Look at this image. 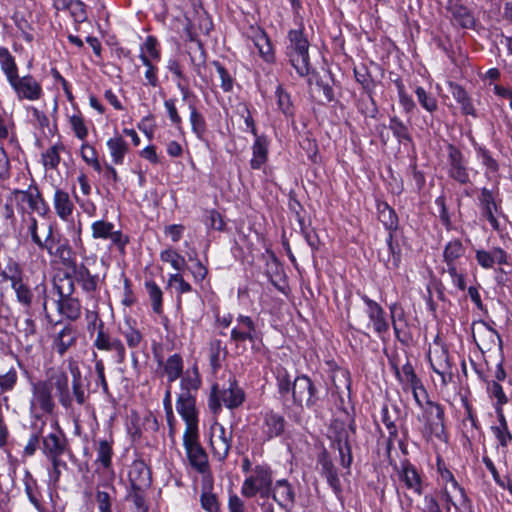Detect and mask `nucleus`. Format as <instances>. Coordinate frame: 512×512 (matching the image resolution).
Returning a JSON list of instances; mask_svg holds the SVG:
<instances>
[{
  "label": "nucleus",
  "instance_id": "9b49d317",
  "mask_svg": "<svg viewBox=\"0 0 512 512\" xmlns=\"http://www.w3.org/2000/svg\"><path fill=\"white\" fill-rule=\"evenodd\" d=\"M113 223L98 220L92 223V237L94 239H109L111 244L124 251L125 246L128 244V236L124 235L121 231L115 230Z\"/></svg>",
  "mask_w": 512,
  "mask_h": 512
},
{
  "label": "nucleus",
  "instance_id": "72a5a7b5",
  "mask_svg": "<svg viewBox=\"0 0 512 512\" xmlns=\"http://www.w3.org/2000/svg\"><path fill=\"white\" fill-rule=\"evenodd\" d=\"M77 340V331L72 326L68 325L61 329L54 337L53 349L63 356L68 349L75 345Z\"/></svg>",
  "mask_w": 512,
  "mask_h": 512
},
{
  "label": "nucleus",
  "instance_id": "c03bdc74",
  "mask_svg": "<svg viewBox=\"0 0 512 512\" xmlns=\"http://www.w3.org/2000/svg\"><path fill=\"white\" fill-rule=\"evenodd\" d=\"M164 373L169 384L178 379L183 373V360L179 354L169 356L164 363Z\"/></svg>",
  "mask_w": 512,
  "mask_h": 512
},
{
  "label": "nucleus",
  "instance_id": "cd10ccee",
  "mask_svg": "<svg viewBox=\"0 0 512 512\" xmlns=\"http://www.w3.org/2000/svg\"><path fill=\"white\" fill-rule=\"evenodd\" d=\"M441 497L446 504L447 512L450 511V507L453 506L458 508V505H463L467 501V496L464 489L458 484L456 480L449 484H444L441 489Z\"/></svg>",
  "mask_w": 512,
  "mask_h": 512
},
{
  "label": "nucleus",
  "instance_id": "f8f14e48",
  "mask_svg": "<svg viewBox=\"0 0 512 512\" xmlns=\"http://www.w3.org/2000/svg\"><path fill=\"white\" fill-rule=\"evenodd\" d=\"M231 341L236 344L249 341L254 343L259 339V331L251 317L239 314L235 320V326L231 330Z\"/></svg>",
  "mask_w": 512,
  "mask_h": 512
},
{
  "label": "nucleus",
  "instance_id": "338daca9",
  "mask_svg": "<svg viewBox=\"0 0 512 512\" xmlns=\"http://www.w3.org/2000/svg\"><path fill=\"white\" fill-rule=\"evenodd\" d=\"M214 66L216 69V78L220 81L223 92H229L233 86L232 77L221 64L215 63Z\"/></svg>",
  "mask_w": 512,
  "mask_h": 512
},
{
  "label": "nucleus",
  "instance_id": "423d86ee",
  "mask_svg": "<svg viewBox=\"0 0 512 512\" xmlns=\"http://www.w3.org/2000/svg\"><path fill=\"white\" fill-rule=\"evenodd\" d=\"M183 446L190 466L202 474V478L212 476L208 462V455L199 442V432H184Z\"/></svg>",
  "mask_w": 512,
  "mask_h": 512
},
{
  "label": "nucleus",
  "instance_id": "a19ab883",
  "mask_svg": "<svg viewBox=\"0 0 512 512\" xmlns=\"http://www.w3.org/2000/svg\"><path fill=\"white\" fill-rule=\"evenodd\" d=\"M253 157L250 165L253 169H260L267 161L268 143L265 137L257 136L252 146Z\"/></svg>",
  "mask_w": 512,
  "mask_h": 512
},
{
  "label": "nucleus",
  "instance_id": "2eb2a0df",
  "mask_svg": "<svg viewBox=\"0 0 512 512\" xmlns=\"http://www.w3.org/2000/svg\"><path fill=\"white\" fill-rule=\"evenodd\" d=\"M448 175L464 185L470 182L469 171L464 156L455 146L448 147Z\"/></svg>",
  "mask_w": 512,
  "mask_h": 512
},
{
  "label": "nucleus",
  "instance_id": "a18cd8bd",
  "mask_svg": "<svg viewBox=\"0 0 512 512\" xmlns=\"http://www.w3.org/2000/svg\"><path fill=\"white\" fill-rule=\"evenodd\" d=\"M497 416L499 425L493 426L492 431L494 436L497 438L499 444L502 447H506L509 444V442L512 441V434L508 429L507 421L501 408L497 409Z\"/></svg>",
  "mask_w": 512,
  "mask_h": 512
},
{
  "label": "nucleus",
  "instance_id": "de8ad7c7",
  "mask_svg": "<svg viewBox=\"0 0 512 512\" xmlns=\"http://www.w3.org/2000/svg\"><path fill=\"white\" fill-rule=\"evenodd\" d=\"M389 310H390V314H391V321H392L394 333H395L396 337L399 340H401V333L403 331V328H405L407 326V321H406L404 310L397 303L390 305Z\"/></svg>",
  "mask_w": 512,
  "mask_h": 512
},
{
  "label": "nucleus",
  "instance_id": "4d7b16f0",
  "mask_svg": "<svg viewBox=\"0 0 512 512\" xmlns=\"http://www.w3.org/2000/svg\"><path fill=\"white\" fill-rule=\"evenodd\" d=\"M487 391L491 398L496 399L495 408L502 409V406L508 402V399L503 391L502 386L496 381H490L487 383Z\"/></svg>",
  "mask_w": 512,
  "mask_h": 512
},
{
  "label": "nucleus",
  "instance_id": "9d476101",
  "mask_svg": "<svg viewBox=\"0 0 512 512\" xmlns=\"http://www.w3.org/2000/svg\"><path fill=\"white\" fill-rule=\"evenodd\" d=\"M361 299L367 306L365 310L369 318L367 327L372 328L379 337L384 338V335L389 331V323L385 317L384 309L367 295H362Z\"/></svg>",
  "mask_w": 512,
  "mask_h": 512
},
{
  "label": "nucleus",
  "instance_id": "f03ea898",
  "mask_svg": "<svg viewBox=\"0 0 512 512\" xmlns=\"http://www.w3.org/2000/svg\"><path fill=\"white\" fill-rule=\"evenodd\" d=\"M273 484L272 470L268 465H256L245 478L241 494L246 498H252L259 494L266 498L271 494Z\"/></svg>",
  "mask_w": 512,
  "mask_h": 512
},
{
  "label": "nucleus",
  "instance_id": "393cba45",
  "mask_svg": "<svg viewBox=\"0 0 512 512\" xmlns=\"http://www.w3.org/2000/svg\"><path fill=\"white\" fill-rule=\"evenodd\" d=\"M317 463L320 467L321 475L326 478L329 486L332 488L335 494H340L342 492V487L338 477L337 469L326 451L322 452L318 456Z\"/></svg>",
  "mask_w": 512,
  "mask_h": 512
},
{
  "label": "nucleus",
  "instance_id": "f257e3e1",
  "mask_svg": "<svg viewBox=\"0 0 512 512\" xmlns=\"http://www.w3.org/2000/svg\"><path fill=\"white\" fill-rule=\"evenodd\" d=\"M68 370L72 378V391L69 388V379L64 371L53 372L46 381V385L51 392L55 390V394L59 403L66 409L71 408L73 400L82 406L89 398V380L82 376V372L78 364L70 360Z\"/></svg>",
  "mask_w": 512,
  "mask_h": 512
},
{
  "label": "nucleus",
  "instance_id": "f3484780",
  "mask_svg": "<svg viewBox=\"0 0 512 512\" xmlns=\"http://www.w3.org/2000/svg\"><path fill=\"white\" fill-rule=\"evenodd\" d=\"M332 429L334 432V443L339 451L340 464L344 468H349L353 460L349 444V432L345 428L344 424L338 421L334 422Z\"/></svg>",
  "mask_w": 512,
  "mask_h": 512
},
{
  "label": "nucleus",
  "instance_id": "0e129e2a",
  "mask_svg": "<svg viewBox=\"0 0 512 512\" xmlns=\"http://www.w3.org/2000/svg\"><path fill=\"white\" fill-rule=\"evenodd\" d=\"M379 219L387 229L394 230L397 228V216L394 210L386 204L383 209L379 211Z\"/></svg>",
  "mask_w": 512,
  "mask_h": 512
},
{
  "label": "nucleus",
  "instance_id": "864d4df0",
  "mask_svg": "<svg viewBox=\"0 0 512 512\" xmlns=\"http://www.w3.org/2000/svg\"><path fill=\"white\" fill-rule=\"evenodd\" d=\"M97 459L103 468L108 469L111 467L113 449L112 444L107 440H101L97 447Z\"/></svg>",
  "mask_w": 512,
  "mask_h": 512
},
{
  "label": "nucleus",
  "instance_id": "412c9836",
  "mask_svg": "<svg viewBox=\"0 0 512 512\" xmlns=\"http://www.w3.org/2000/svg\"><path fill=\"white\" fill-rule=\"evenodd\" d=\"M271 494L274 501L283 509L290 511L295 503V491L292 485L285 479L277 480L271 486Z\"/></svg>",
  "mask_w": 512,
  "mask_h": 512
},
{
  "label": "nucleus",
  "instance_id": "3c124183",
  "mask_svg": "<svg viewBox=\"0 0 512 512\" xmlns=\"http://www.w3.org/2000/svg\"><path fill=\"white\" fill-rule=\"evenodd\" d=\"M145 287L148 292L153 311L160 314L162 312V290L154 281L145 282Z\"/></svg>",
  "mask_w": 512,
  "mask_h": 512
},
{
  "label": "nucleus",
  "instance_id": "e2e57ef3",
  "mask_svg": "<svg viewBox=\"0 0 512 512\" xmlns=\"http://www.w3.org/2000/svg\"><path fill=\"white\" fill-rule=\"evenodd\" d=\"M477 155L482 164L486 167V174L496 173L498 171V163L488 150L483 147H478Z\"/></svg>",
  "mask_w": 512,
  "mask_h": 512
},
{
  "label": "nucleus",
  "instance_id": "f704fd0d",
  "mask_svg": "<svg viewBox=\"0 0 512 512\" xmlns=\"http://www.w3.org/2000/svg\"><path fill=\"white\" fill-rule=\"evenodd\" d=\"M400 479L405 483L407 489L414 491L418 495L423 493L421 476L415 466L408 461L402 463Z\"/></svg>",
  "mask_w": 512,
  "mask_h": 512
},
{
  "label": "nucleus",
  "instance_id": "bb28decb",
  "mask_svg": "<svg viewBox=\"0 0 512 512\" xmlns=\"http://www.w3.org/2000/svg\"><path fill=\"white\" fill-rule=\"evenodd\" d=\"M475 258L477 263L484 269H491L496 264L504 265L508 262L507 253L500 247H494L489 251L484 249L476 250Z\"/></svg>",
  "mask_w": 512,
  "mask_h": 512
},
{
  "label": "nucleus",
  "instance_id": "20e7f679",
  "mask_svg": "<svg viewBox=\"0 0 512 512\" xmlns=\"http://www.w3.org/2000/svg\"><path fill=\"white\" fill-rule=\"evenodd\" d=\"M465 247L458 239L448 242L443 251V260L446 264V272L450 275L453 284L460 290L466 288L465 269L462 268L460 259L465 254Z\"/></svg>",
  "mask_w": 512,
  "mask_h": 512
},
{
  "label": "nucleus",
  "instance_id": "2f4dec72",
  "mask_svg": "<svg viewBox=\"0 0 512 512\" xmlns=\"http://www.w3.org/2000/svg\"><path fill=\"white\" fill-rule=\"evenodd\" d=\"M213 490V477L206 476L202 479L200 502L201 507L207 512H221L218 497Z\"/></svg>",
  "mask_w": 512,
  "mask_h": 512
},
{
  "label": "nucleus",
  "instance_id": "774afa93",
  "mask_svg": "<svg viewBox=\"0 0 512 512\" xmlns=\"http://www.w3.org/2000/svg\"><path fill=\"white\" fill-rule=\"evenodd\" d=\"M390 129L399 142L411 141L407 127L397 119L390 121Z\"/></svg>",
  "mask_w": 512,
  "mask_h": 512
},
{
  "label": "nucleus",
  "instance_id": "13d9d810",
  "mask_svg": "<svg viewBox=\"0 0 512 512\" xmlns=\"http://www.w3.org/2000/svg\"><path fill=\"white\" fill-rule=\"evenodd\" d=\"M145 491L131 488L126 496L127 500L134 504L136 512H148Z\"/></svg>",
  "mask_w": 512,
  "mask_h": 512
},
{
  "label": "nucleus",
  "instance_id": "5701e85b",
  "mask_svg": "<svg viewBox=\"0 0 512 512\" xmlns=\"http://www.w3.org/2000/svg\"><path fill=\"white\" fill-rule=\"evenodd\" d=\"M431 367L435 373H437L443 385H447L453 379L452 365L449 360V355L445 350L435 351L432 356L429 357Z\"/></svg>",
  "mask_w": 512,
  "mask_h": 512
},
{
  "label": "nucleus",
  "instance_id": "ea45409f",
  "mask_svg": "<svg viewBox=\"0 0 512 512\" xmlns=\"http://www.w3.org/2000/svg\"><path fill=\"white\" fill-rule=\"evenodd\" d=\"M200 385L201 378L197 366L194 365L192 368L187 369L183 374L180 382V393L188 392L190 395H194Z\"/></svg>",
  "mask_w": 512,
  "mask_h": 512
},
{
  "label": "nucleus",
  "instance_id": "09e8293b",
  "mask_svg": "<svg viewBox=\"0 0 512 512\" xmlns=\"http://www.w3.org/2000/svg\"><path fill=\"white\" fill-rule=\"evenodd\" d=\"M119 332L125 338L129 348H137L143 339L140 331L134 328L129 321H126L124 325H119Z\"/></svg>",
  "mask_w": 512,
  "mask_h": 512
},
{
  "label": "nucleus",
  "instance_id": "a878e982",
  "mask_svg": "<svg viewBox=\"0 0 512 512\" xmlns=\"http://www.w3.org/2000/svg\"><path fill=\"white\" fill-rule=\"evenodd\" d=\"M53 207L56 215L62 221H69L72 218L75 206L70 194L60 188L55 189L53 195Z\"/></svg>",
  "mask_w": 512,
  "mask_h": 512
},
{
  "label": "nucleus",
  "instance_id": "79ce46f5",
  "mask_svg": "<svg viewBox=\"0 0 512 512\" xmlns=\"http://www.w3.org/2000/svg\"><path fill=\"white\" fill-rule=\"evenodd\" d=\"M477 337L474 335L477 345L481 350H491L501 343L499 334L489 327H484L480 330Z\"/></svg>",
  "mask_w": 512,
  "mask_h": 512
},
{
  "label": "nucleus",
  "instance_id": "a211bd4d",
  "mask_svg": "<svg viewBox=\"0 0 512 512\" xmlns=\"http://www.w3.org/2000/svg\"><path fill=\"white\" fill-rule=\"evenodd\" d=\"M31 409H40L44 413H52L55 408L53 395L49 387L43 381L32 386Z\"/></svg>",
  "mask_w": 512,
  "mask_h": 512
},
{
  "label": "nucleus",
  "instance_id": "680f3d73",
  "mask_svg": "<svg viewBox=\"0 0 512 512\" xmlns=\"http://www.w3.org/2000/svg\"><path fill=\"white\" fill-rule=\"evenodd\" d=\"M141 53H144L150 61L160 60V51L158 50V41L154 36H148L141 48Z\"/></svg>",
  "mask_w": 512,
  "mask_h": 512
},
{
  "label": "nucleus",
  "instance_id": "6e6d98bb",
  "mask_svg": "<svg viewBox=\"0 0 512 512\" xmlns=\"http://www.w3.org/2000/svg\"><path fill=\"white\" fill-rule=\"evenodd\" d=\"M25 492L33 504V506L39 511L44 512L43 506L41 504V495L37 487V483L34 479L30 478L25 482Z\"/></svg>",
  "mask_w": 512,
  "mask_h": 512
},
{
  "label": "nucleus",
  "instance_id": "c756f323",
  "mask_svg": "<svg viewBox=\"0 0 512 512\" xmlns=\"http://www.w3.org/2000/svg\"><path fill=\"white\" fill-rule=\"evenodd\" d=\"M479 203L482 210V215L486 217L493 229H499V222L495 217V213L498 211V206L495 202L493 191L482 188L479 195Z\"/></svg>",
  "mask_w": 512,
  "mask_h": 512
},
{
  "label": "nucleus",
  "instance_id": "4468645a",
  "mask_svg": "<svg viewBox=\"0 0 512 512\" xmlns=\"http://www.w3.org/2000/svg\"><path fill=\"white\" fill-rule=\"evenodd\" d=\"M94 346L101 351H113L117 355V362L122 364L126 359V349L119 338L112 337L104 331V324L99 321Z\"/></svg>",
  "mask_w": 512,
  "mask_h": 512
},
{
  "label": "nucleus",
  "instance_id": "6e6552de",
  "mask_svg": "<svg viewBox=\"0 0 512 512\" xmlns=\"http://www.w3.org/2000/svg\"><path fill=\"white\" fill-rule=\"evenodd\" d=\"M285 419L278 413L266 411L258 418L259 440L266 442L280 436L285 429Z\"/></svg>",
  "mask_w": 512,
  "mask_h": 512
},
{
  "label": "nucleus",
  "instance_id": "8fccbe9b",
  "mask_svg": "<svg viewBox=\"0 0 512 512\" xmlns=\"http://www.w3.org/2000/svg\"><path fill=\"white\" fill-rule=\"evenodd\" d=\"M64 150L62 144H54L42 154V163L46 169H56L60 163V152Z\"/></svg>",
  "mask_w": 512,
  "mask_h": 512
},
{
  "label": "nucleus",
  "instance_id": "37998d69",
  "mask_svg": "<svg viewBox=\"0 0 512 512\" xmlns=\"http://www.w3.org/2000/svg\"><path fill=\"white\" fill-rule=\"evenodd\" d=\"M386 253L387 256H385V254L382 255V260L384 261L385 266L390 270L397 269L401 262V250L398 243L393 241L392 234H389L387 239Z\"/></svg>",
  "mask_w": 512,
  "mask_h": 512
},
{
  "label": "nucleus",
  "instance_id": "e433bc0d",
  "mask_svg": "<svg viewBox=\"0 0 512 512\" xmlns=\"http://www.w3.org/2000/svg\"><path fill=\"white\" fill-rule=\"evenodd\" d=\"M107 148L112 158V162L116 165L123 164L125 155L129 150V146L123 137L116 133L113 137L107 140Z\"/></svg>",
  "mask_w": 512,
  "mask_h": 512
},
{
  "label": "nucleus",
  "instance_id": "0eeeda50",
  "mask_svg": "<svg viewBox=\"0 0 512 512\" xmlns=\"http://www.w3.org/2000/svg\"><path fill=\"white\" fill-rule=\"evenodd\" d=\"M291 393L294 403L300 406L312 407L319 399L316 386L306 375L294 379Z\"/></svg>",
  "mask_w": 512,
  "mask_h": 512
},
{
  "label": "nucleus",
  "instance_id": "39448f33",
  "mask_svg": "<svg viewBox=\"0 0 512 512\" xmlns=\"http://www.w3.org/2000/svg\"><path fill=\"white\" fill-rule=\"evenodd\" d=\"M288 37L290 44L287 47V55L290 62L299 75H307L310 71L308 40L301 30H291Z\"/></svg>",
  "mask_w": 512,
  "mask_h": 512
},
{
  "label": "nucleus",
  "instance_id": "1a4fd4ad",
  "mask_svg": "<svg viewBox=\"0 0 512 512\" xmlns=\"http://www.w3.org/2000/svg\"><path fill=\"white\" fill-rule=\"evenodd\" d=\"M41 227L45 231V238L42 239L38 234V221L31 213H25L22 216V229L31 237L32 242L41 250L50 251L49 242L53 236V227L48 223H42Z\"/></svg>",
  "mask_w": 512,
  "mask_h": 512
},
{
  "label": "nucleus",
  "instance_id": "4c0bfd02",
  "mask_svg": "<svg viewBox=\"0 0 512 512\" xmlns=\"http://www.w3.org/2000/svg\"><path fill=\"white\" fill-rule=\"evenodd\" d=\"M430 415L435 419L428 423L430 433L435 435L438 439H443L444 436V409L441 405L428 401Z\"/></svg>",
  "mask_w": 512,
  "mask_h": 512
},
{
  "label": "nucleus",
  "instance_id": "bf43d9fd",
  "mask_svg": "<svg viewBox=\"0 0 512 512\" xmlns=\"http://www.w3.org/2000/svg\"><path fill=\"white\" fill-rule=\"evenodd\" d=\"M16 294L17 301L25 307H30L33 300V293L29 286L23 281L12 287Z\"/></svg>",
  "mask_w": 512,
  "mask_h": 512
},
{
  "label": "nucleus",
  "instance_id": "7ed1b4c3",
  "mask_svg": "<svg viewBox=\"0 0 512 512\" xmlns=\"http://www.w3.org/2000/svg\"><path fill=\"white\" fill-rule=\"evenodd\" d=\"M245 400V394L235 379L230 378L222 388L214 385L210 398L209 407L217 413L221 408V403L228 409H234L242 405Z\"/></svg>",
  "mask_w": 512,
  "mask_h": 512
},
{
  "label": "nucleus",
  "instance_id": "ddd939ff",
  "mask_svg": "<svg viewBox=\"0 0 512 512\" xmlns=\"http://www.w3.org/2000/svg\"><path fill=\"white\" fill-rule=\"evenodd\" d=\"M177 412L186 423L184 432L198 431V415L195 406V396L188 392L179 393L176 402Z\"/></svg>",
  "mask_w": 512,
  "mask_h": 512
},
{
  "label": "nucleus",
  "instance_id": "b1692460",
  "mask_svg": "<svg viewBox=\"0 0 512 512\" xmlns=\"http://www.w3.org/2000/svg\"><path fill=\"white\" fill-rule=\"evenodd\" d=\"M129 481L132 489L147 490L150 487V469L143 461L137 460L132 463L129 470Z\"/></svg>",
  "mask_w": 512,
  "mask_h": 512
},
{
  "label": "nucleus",
  "instance_id": "69168bd1",
  "mask_svg": "<svg viewBox=\"0 0 512 512\" xmlns=\"http://www.w3.org/2000/svg\"><path fill=\"white\" fill-rule=\"evenodd\" d=\"M190 108V121L192 125V130L197 135L198 138H202L206 131L205 120L203 116L200 113H198L197 110L192 105H190Z\"/></svg>",
  "mask_w": 512,
  "mask_h": 512
},
{
  "label": "nucleus",
  "instance_id": "052dcab7",
  "mask_svg": "<svg viewBox=\"0 0 512 512\" xmlns=\"http://www.w3.org/2000/svg\"><path fill=\"white\" fill-rule=\"evenodd\" d=\"M168 285L174 288L179 294H185L192 291L191 285L184 280L180 272L169 275Z\"/></svg>",
  "mask_w": 512,
  "mask_h": 512
},
{
  "label": "nucleus",
  "instance_id": "c85d7f7f",
  "mask_svg": "<svg viewBox=\"0 0 512 512\" xmlns=\"http://www.w3.org/2000/svg\"><path fill=\"white\" fill-rule=\"evenodd\" d=\"M112 493H115V487L111 479L97 484L95 490V501L99 512H112Z\"/></svg>",
  "mask_w": 512,
  "mask_h": 512
},
{
  "label": "nucleus",
  "instance_id": "58836bf2",
  "mask_svg": "<svg viewBox=\"0 0 512 512\" xmlns=\"http://www.w3.org/2000/svg\"><path fill=\"white\" fill-rule=\"evenodd\" d=\"M10 84L13 86L15 92L22 96H37L41 90L37 81L30 76L22 78L17 76Z\"/></svg>",
  "mask_w": 512,
  "mask_h": 512
},
{
  "label": "nucleus",
  "instance_id": "aec40b11",
  "mask_svg": "<svg viewBox=\"0 0 512 512\" xmlns=\"http://www.w3.org/2000/svg\"><path fill=\"white\" fill-rule=\"evenodd\" d=\"M72 278L88 294L97 291L100 283V277L93 273L84 263L76 264L72 269Z\"/></svg>",
  "mask_w": 512,
  "mask_h": 512
},
{
  "label": "nucleus",
  "instance_id": "dca6fc26",
  "mask_svg": "<svg viewBox=\"0 0 512 512\" xmlns=\"http://www.w3.org/2000/svg\"><path fill=\"white\" fill-rule=\"evenodd\" d=\"M232 442V432L226 431L222 425H215L211 428L210 445L213 456L218 461L226 459Z\"/></svg>",
  "mask_w": 512,
  "mask_h": 512
},
{
  "label": "nucleus",
  "instance_id": "7c9ffc66",
  "mask_svg": "<svg viewBox=\"0 0 512 512\" xmlns=\"http://www.w3.org/2000/svg\"><path fill=\"white\" fill-rule=\"evenodd\" d=\"M67 449V441L61 431L49 433L43 438L42 452L46 457L62 456Z\"/></svg>",
  "mask_w": 512,
  "mask_h": 512
},
{
  "label": "nucleus",
  "instance_id": "49530a36",
  "mask_svg": "<svg viewBox=\"0 0 512 512\" xmlns=\"http://www.w3.org/2000/svg\"><path fill=\"white\" fill-rule=\"evenodd\" d=\"M0 66L2 71L7 76L9 82L15 79L17 75V66L14 57L9 50L5 47H0Z\"/></svg>",
  "mask_w": 512,
  "mask_h": 512
},
{
  "label": "nucleus",
  "instance_id": "5fc2aeb1",
  "mask_svg": "<svg viewBox=\"0 0 512 512\" xmlns=\"http://www.w3.org/2000/svg\"><path fill=\"white\" fill-rule=\"evenodd\" d=\"M160 259L165 263H169L177 272L182 271L186 266L185 258L171 248L162 251Z\"/></svg>",
  "mask_w": 512,
  "mask_h": 512
},
{
  "label": "nucleus",
  "instance_id": "6ab92c4d",
  "mask_svg": "<svg viewBox=\"0 0 512 512\" xmlns=\"http://www.w3.org/2000/svg\"><path fill=\"white\" fill-rule=\"evenodd\" d=\"M69 281V288L67 293H65L60 286H58L59 291V299H58V310L59 312L67 317L68 319L75 321L81 315V303L77 298L71 297V292L73 290V283Z\"/></svg>",
  "mask_w": 512,
  "mask_h": 512
},
{
  "label": "nucleus",
  "instance_id": "603ef678",
  "mask_svg": "<svg viewBox=\"0 0 512 512\" xmlns=\"http://www.w3.org/2000/svg\"><path fill=\"white\" fill-rule=\"evenodd\" d=\"M3 280L10 281L11 287L23 282V271L18 263L10 262L1 272Z\"/></svg>",
  "mask_w": 512,
  "mask_h": 512
},
{
  "label": "nucleus",
  "instance_id": "473e14b6",
  "mask_svg": "<svg viewBox=\"0 0 512 512\" xmlns=\"http://www.w3.org/2000/svg\"><path fill=\"white\" fill-rule=\"evenodd\" d=\"M54 243L55 240L52 236L51 242H49L48 245L50 247V251H47V253L51 256L57 257L65 268L71 270L77 264L75 253L72 248L67 241L59 243L57 247H54Z\"/></svg>",
  "mask_w": 512,
  "mask_h": 512
},
{
  "label": "nucleus",
  "instance_id": "4be33fe9",
  "mask_svg": "<svg viewBox=\"0 0 512 512\" xmlns=\"http://www.w3.org/2000/svg\"><path fill=\"white\" fill-rule=\"evenodd\" d=\"M16 196L18 199L26 203L28 207L37 212L41 216H45L49 211V206L42 197L41 192L36 186H30L28 190H16Z\"/></svg>",
  "mask_w": 512,
  "mask_h": 512
},
{
  "label": "nucleus",
  "instance_id": "c9c22d12",
  "mask_svg": "<svg viewBox=\"0 0 512 512\" xmlns=\"http://www.w3.org/2000/svg\"><path fill=\"white\" fill-rule=\"evenodd\" d=\"M251 37L255 47L258 49L260 56L267 62L274 59L273 48L271 42L260 27H251Z\"/></svg>",
  "mask_w": 512,
  "mask_h": 512
}]
</instances>
